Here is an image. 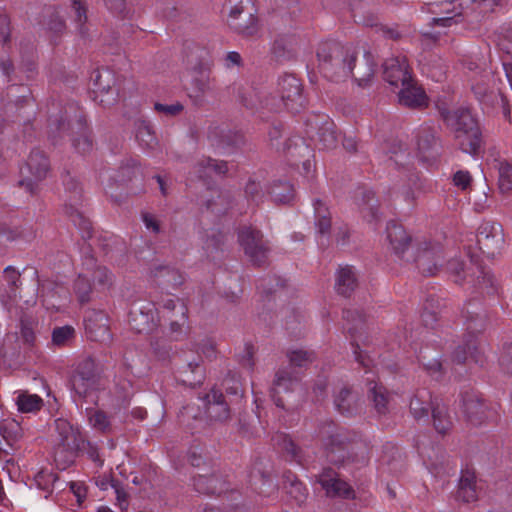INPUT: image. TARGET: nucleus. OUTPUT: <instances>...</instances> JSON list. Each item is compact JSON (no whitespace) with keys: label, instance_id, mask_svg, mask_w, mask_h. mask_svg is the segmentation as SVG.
Returning a JSON list of instances; mask_svg holds the SVG:
<instances>
[{"label":"nucleus","instance_id":"f257e3e1","mask_svg":"<svg viewBox=\"0 0 512 512\" xmlns=\"http://www.w3.org/2000/svg\"><path fill=\"white\" fill-rule=\"evenodd\" d=\"M49 134L53 139L71 137L74 148L81 154L93 148L84 113L75 103L67 104L59 116L50 118Z\"/></svg>","mask_w":512,"mask_h":512},{"label":"nucleus","instance_id":"f03ea898","mask_svg":"<svg viewBox=\"0 0 512 512\" xmlns=\"http://www.w3.org/2000/svg\"><path fill=\"white\" fill-rule=\"evenodd\" d=\"M439 113L444 122L453 130L460 149L469 154H476L481 146V131L470 110L459 108L450 111L445 107H440Z\"/></svg>","mask_w":512,"mask_h":512},{"label":"nucleus","instance_id":"7ed1b4c3","mask_svg":"<svg viewBox=\"0 0 512 512\" xmlns=\"http://www.w3.org/2000/svg\"><path fill=\"white\" fill-rule=\"evenodd\" d=\"M277 92L278 97L267 96L259 104L247 101L245 98L242 102L250 109L263 107L273 112H280L285 108L292 113H298L305 106L306 99L302 93V84L296 76L285 74L280 77Z\"/></svg>","mask_w":512,"mask_h":512},{"label":"nucleus","instance_id":"20e7f679","mask_svg":"<svg viewBox=\"0 0 512 512\" xmlns=\"http://www.w3.org/2000/svg\"><path fill=\"white\" fill-rule=\"evenodd\" d=\"M318 67L324 77L331 81L344 80L350 76L351 63L355 51L351 46H343L336 41H327L317 50Z\"/></svg>","mask_w":512,"mask_h":512},{"label":"nucleus","instance_id":"39448f33","mask_svg":"<svg viewBox=\"0 0 512 512\" xmlns=\"http://www.w3.org/2000/svg\"><path fill=\"white\" fill-rule=\"evenodd\" d=\"M447 271L455 276L456 283L463 281L477 284L487 293L496 291L495 279L491 271L479 263L477 257L470 256L469 265L458 259H451L447 263Z\"/></svg>","mask_w":512,"mask_h":512},{"label":"nucleus","instance_id":"423d86ee","mask_svg":"<svg viewBox=\"0 0 512 512\" xmlns=\"http://www.w3.org/2000/svg\"><path fill=\"white\" fill-rule=\"evenodd\" d=\"M238 243L248 261L257 267L268 263L271 248L262 231L252 226H241L237 232Z\"/></svg>","mask_w":512,"mask_h":512},{"label":"nucleus","instance_id":"0eeeda50","mask_svg":"<svg viewBox=\"0 0 512 512\" xmlns=\"http://www.w3.org/2000/svg\"><path fill=\"white\" fill-rule=\"evenodd\" d=\"M63 184L65 187V213L71 219L73 224L80 230L83 238H90L92 233V223L78 209V205L82 200V188L78 181L67 174L64 177Z\"/></svg>","mask_w":512,"mask_h":512},{"label":"nucleus","instance_id":"6e6552de","mask_svg":"<svg viewBox=\"0 0 512 512\" xmlns=\"http://www.w3.org/2000/svg\"><path fill=\"white\" fill-rule=\"evenodd\" d=\"M470 0H452L429 3L427 11L434 14L429 26L451 27L457 25L468 17L467 9Z\"/></svg>","mask_w":512,"mask_h":512},{"label":"nucleus","instance_id":"1a4fd4ad","mask_svg":"<svg viewBox=\"0 0 512 512\" xmlns=\"http://www.w3.org/2000/svg\"><path fill=\"white\" fill-rule=\"evenodd\" d=\"M50 171V162L45 153L39 149L32 150L25 168L21 169L22 179L19 181L21 187L30 194H35L38 183L44 180Z\"/></svg>","mask_w":512,"mask_h":512},{"label":"nucleus","instance_id":"9d476101","mask_svg":"<svg viewBox=\"0 0 512 512\" xmlns=\"http://www.w3.org/2000/svg\"><path fill=\"white\" fill-rule=\"evenodd\" d=\"M176 361V380L191 388L202 384L205 378V369L199 355H189L183 353L175 358Z\"/></svg>","mask_w":512,"mask_h":512},{"label":"nucleus","instance_id":"9b49d317","mask_svg":"<svg viewBox=\"0 0 512 512\" xmlns=\"http://www.w3.org/2000/svg\"><path fill=\"white\" fill-rule=\"evenodd\" d=\"M406 261L416 262L418 269L427 276L436 275L443 265V251L439 244L419 243L416 253L411 252Z\"/></svg>","mask_w":512,"mask_h":512},{"label":"nucleus","instance_id":"f8f14e48","mask_svg":"<svg viewBox=\"0 0 512 512\" xmlns=\"http://www.w3.org/2000/svg\"><path fill=\"white\" fill-rule=\"evenodd\" d=\"M504 243L502 226L494 222H483L477 233V244L488 257L499 253Z\"/></svg>","mask_w":512,"mask_h":512},{"label":"nucleus","instance_id":"ddd939ff","mask_svg":"<svg viewBox=\"0 0 512 512\" xmlns=\"http://www.w3.org/2000/svg\"><path fill=\"white\" fill-rule=\"evenodd\" d=\"M109 70L96 71L93 77L94 100L103 107H110L117 102L118 92Z\"/></svg>","mask_w":512,"mask_h":512},{"label":"nucleus","instance_id":"4468645a","mask_svg":"<svg viewBox=\"0 0 512 512\" xmlns=\"http://www.w3.org/2000/svg\"><path fill=\"white\" fill-rule=\"evenodd\" d=\"M314 132L317 135V140L322 149H334L338 144V134L335 129V124L327 117H317L313 121L307 123V135L314 138Z\"/></svg>","mask_w":512,"mask_h":512},{"label":"nucleus","instance_id":"2eb2a0df","mask_svg":"<svg viewBox=\"0 0 512 512\" xmlns=\"http://www.w3.org/2000/svg\"><path fill=\"white\" fill-rule=\"evenodd\" d=\"M317 437L329 453L344 450L349 441L344 429L338 427L333 421L322 422L318 427Z\"/></svg>","mask_w":512,"mask_h":512},{"label":"nucleus","instance_id":"dca6fc26","mask_svg":"<svg viewBox=\"0 0 512 512\" xmlns=\"http://www.w3.org/2000/svg\"><path fill=\"white\" fill-rule=\"evenodd\" d=\"M383 77L391 86L402 87L414 79L405 56H397L387 59L383 64Z\"/></svg>","mask_w":512,"mask_h":512},{"label":"nucleus","instance_id":"f3484780","mask_svg":"<svg viewBox=\"0 0 512 512\" xmlns=\"http://www.w3.org/2000/svg\"><path fill=\"white\" fill-rule=\"evenodd\" d=\"M129 325L137 333H150L157 325L155 309L150 303H136L129 312Z\"/></svg>","mask_w":512,"mask_h":512},{"label":"nucleus","instance_id":"a211bd4d","mask_svg":"<svg viewBox=\"0 0 512 512\" xmlns=\"http://www.w3.org/2000/svg\"><path fill=\"white\" fill-rule=\"evenodd\" d=\"M54 426L62 450H66L73 455L78 449L85 445L84 437L78 427H74L68 420L58 418L54 421Z\"/></svg>","mask_w":512,"mask_h":512},{"label":"nucleus","instance_id":"6ab92c4d","mask_svg":"<svg viewBox=\"0 0 512 512\" xmlns=\"http://www.w3.org/2000/svg\"><path fill=\"white\" fill-rule=\"evenodd\" d=\"M203 472H192L193 486L203 494H221L226 490V482L220 475L214 473L211 467H205Z\"/></svg>","mask_w":512,"mask_h":512},{"label":"nucleus","instance_id":"aec40b11","mask_svg":"<svg viewBox=\"0 0 512 512\" xmlns=\"http://www.w3.org/2000/svg\"><path fill=\"white\" fill-rule=\"evenodd\" d=\"M462 410L466 420L473 426L481 425L487 418V406L475 392L462 395Z\"/></svg>","mask_w":512,"mask_h":512},{"label":"nucleus","instance_id":"412c9836","mask_svg":"<svg viewBox=\"0 0 512 512\" xmlns=\"http://www.w3.org/2000/svg\"><path fill=\"white\" fill-rule=\"evenodd\" d=\"M318 482L331 497L353 498V489L343 480L337 478L336 472L331 468H325L318 477Z\"/></svg>","mask_w":512,"mask_h":512},{"label":"nucleus","instance_id":"4be33fe9","mask_svg":"<svg viewBox=\"0 0 512 512\" xmlns=\"http://www.w3.org/2000/svg\"><path fill=\"white\" fill-rule=\"evenodd\" d=\"M387 239L394 253L406 261V257L411 254V237L405 231L401 224L391 221L386 227Z\"/></svg>","mask_w":512,"mask_h":512},{"label":"nucleus","instance_id":"5701e85b","mask_svg":"<svg viewBox=\"0 0 512 512\" xmlns=\"http://www.w3.org/2000/svg\"><path fill=\"white\" fill-rule=\"evenodd\" d=\"M298 380L296 373L290 371L289 368L277 370L270 390L271 397L277 407L284 408V402L279 394L292 391Z\"/></svg>","mask_w":512,"mask_h":512},{"label":"nucleus","instance_id":"b1692460","mask_svg":"<svg viewBox=\"0 0 512 512\" xmlns=\"http://www.w3.org/2000/svg\"><path fill=\"white\" fill-rule=\"evenodd\" d=\"M204 406L207 416L214 421H226L230 417L228 404L218 390L212 389L204 396Z\"/></svg>","mask_w":512,"mask_h":512},{"label":"nucleus","instance_id":"393cba45","mask_svg":"<svg viewBox=\"0 0 512 512\" xmlns=\"http://www.w3.org/2000/svg\"><path fill=\"white\" fill-rule=\"evenodd\" d=\"M376 61L369 51H364L361 60H355L351 63L350 75L354 78L359 86H366L374 76Z\"/></svg>","mask_w":512,"mask_h":512},{"label":"nucleus","instance_id":"a878e982","mask_svg":"<svg viewBox=\"0 0 512 512\" xmlns=\"http://www.w3.org/2000/svg\"><path fill=\"white\" fill-rule=\"evenodd\" d=\"M398 100L401 105L412 109H422L428 105L425 91L417 85L415 80L401 87Z\"/></svg>","mask_w":512,"mask_h":512},{"label":"nucleus","instance_id":"bb28decb","mask_svg":"<svg viewBox=\"0 0 512 512\" xmlns=\"http://www.w3.org/2000/svg\"><path fill=\"white\" fill-rule=\"evenodd\" d=\"M437 131L431 126H421L416 132V143L422 158L426 159L434 156L439 150V141Z\"/></svg>","mask_w":512,"mask_h":512},{"label":"nucleus","instance_id":"cd10ccee","mask_svg":"<svg viewBox=\"0 0 512 512\" xmlns=\"http://www.w3.org/2000/svg\"><path fill=\"white\" fill-rule=\"evenodd\" d=\"M433 405L435 400L432 399L430 391L425 388L418 389L410 400V413L416 420H427Z\"/></svg>","mask_w":512,"mask_h":512},{"label":"nucleus","instance_id":"c85d7f7f","mask_svg":"<svg viewBox=\"0 0 512 512\" xmlns=\"http://www.w3.org/2000/svg\"><path fill=\"white\" fill-rule=\"evenodd\" d=\"M20 272L12 266H8L3 272V287H0V300L4 305L15 300L21 285Z\"/></svg>","mask_w":512,"mask_h":512},{"label":"nucleus","instance_id":"c756f323","mask_svg":"<svg viewBox=\"0 0 512 512\" xmlns=\"http://www.w3.org/2000/svg\"><path fill=\"white\" fill-rule=\"evenodd\" d=\"M368 398L379 415H386L390 410L391 395L382 384L367 379Z\"/></svg>","mask_w":512,"mask_h":512},{"label":"nucleus","instance_id":"7c9ffc66","mask_svg":"<svg viewBox=\"0 0 512 512\" xmlns=\"http://www.w3.org/2000/svg\"><path fill=\"white\" fill-rule=\"evenodd\" d=\"M151 274L158 285L164 288H177L184 282L182 273L174 267L156 265Z\"/></svg>","mask_w":512,"mask_h":512},{"label":"nucleus","instance_id":"2f4dec72","mask_svg":"<svg viewBox=\"0 0 512 512\" xmlns=\"http://www.w3.org/2000/svg\"><path fill=\"white\" fill-rule=\"evenodd\" d=\"M334 404L339 413L351 416L358 410L357 394L351 388L343 386L335 394Z\"/></svg>","mask_w":512,"mask_h":512},{"label":"nucleus","instance_id":"473e14b6","mask_svg":"<svg viewBox=\"0 0 512 512\" xmlns=\"http://www.w3.org/2000/svg\"><path fill=\"white\" fill-rule=\"evenodd\" d=\"M228 171L225 161H217L210 157L198 160L193 168L194 174L202 180L212 177L213 174H225Z\"/></svg>","mask_w":512,"mask_h":512},{"label":"nucleus","instance_id":"72a5a7b5","mask_svg":"<svg viewBox=\"0 0 512 512\" xmlns=\"http://www.w3.org/2000/svg\"><path fill=\"white\" fill-rule=\"evenodd\" d=\"M465 324L469 333L474 334L484 329L486 316L477 302H469L463 311Z\"/></svg>","mask_w":512,"mask_h":512},{"label":"nucleus","instance_id":"f704fd0d","mask_svg":"<svg viewBox=\"0 0 512 512\" xmlns=\"http://www.w3.org/2000/svg\"><path fill=\"white\" fill-rule=\"evenodd\" d=\"M456 497L458 500H461L465 503H470L477 500L478 492L476 476L473 472L468 470L462 471Z\"/></svg>","mask_w":512,"mask_h":512},{"label":"nucleus","instance_id":"c9c22d12","mask_svg":"<svg viewBox=\"0 0 512 512\" xmlns=\"http://www.w3.org/2000/svg\"><path fill=\"white\" fill-rule=\"evenodd\" d=\"M83 265L89 276L103 289H108L112 286L114 275L106 267L96 265V260L93 256L86 257Z\"/></svg>","mask_w":512,"mask_h":512},{"label":"nucleus","instance_id":"e433bc0d","mask_svg":"<svg viewBox=\"0 0 512 512\" xmlns=\"http://www.w3.org/2000/svg\"><path fill=\"white\" fill-rule=\"evenodd\" d=\"M357 284V276L352 266L346 265L339 268L336 278V290L339 294L345 297L350 296Z\"/></svg>","mask_w":512,"mask_h":512},{"label":"nucleus","instance_id":"4c0bfd02","mask_svg":"<svg viewBox=\"0 0 512 512\" xmlns=\"http://www.w3.org/2000/svg\"><path fill=\"white\" fill-rule=\"evenodd\" d=\"M315 227L319 234L325 235L331 229V213L327 205L320 199L313 201Z\"/></svg>","mask_w":512,"mask_h":512},{"label":"nucleus","instance_id":"58836bf2","mask_svg":"<svg viewBox=\"0 0 512 512\" xmlns=\"http://www.w3.org/2000/svg\"><path fill=\"white\" fill-rule=\"evenodd\" d=\"M433 424L436 431L440 434H446L452 427V420L448 413L447 407L435 399V405L431 410Z\"/></svg>","mask_w":512,"mask_h":512},{"label":"nucleus","instance_id":"ea45409f","mask_svg":"<svg viewBox=\"0 0 512 512\" xmlns=\"http://www.w3.org/2000/svg\"><path fill=\"white\" fill-rule=\"evenodd\" d=\"M362 203L360 204L361 212L369 222L376 221L379 218L378 200L375 198L374 192L371 190H362Z\"/></svg>","mask_w":512,"mask_h":512},{"label":"nucleus","instance_id":"a19ab883","mask_svg":"<svg viewBox=\"0 0 512 512\" xmlns=\"http://www.w3.org/2000/svg\"><path fill=\"white\" fill-rule=\"evenodd\" d=\"M225 243V235L216 229H211L205 235L203 248L208 257L215 258V254L222 250Z\"/></svg>","mask_w":512,"mask_h":512},{"label":"nucleus","instance_id":"79ce46f5","mask_svg":"<svg viewBox=\"0 0 512 512\" xmlns=\"http://www.w3.org/2000/svg\"><path fill=\"white\" fill-rule=\"evenodd\" d=\"M18 410L22 413H33L39 411L43 406V399L36 394L20 392L16 398Z\"/></svg>","mask_w":512,"mask_h":512},{"label":"nucleus","instance_id":"37998d69","mask_svg":"<svg viewBox=\"0 0 512 512\" xmlns=\"http://www.w3.org/2000/svg\"><path fill=\"white\" fill-rule=\"evenodd\" d=\"M272 200L276 203H289L294 198V188L289 182H275L269 190Z\"/></svg>","mask_w":512,"mask_h":512},{"label":"nucleus","instance_id":"c03bdc74","mask_svg":"<svg viewBox=\"0 0 512 512\" xmlns=\"http://www.w3.org/2000/svg\"><path fill=\"white\" fill-rule=\"evenodd\" d=\"M86 416L90 426L102 433H106L110 431L111 423L107 414L101 410H97L94 408L86 409Z\"/></svg>","mask_w":512,"mask_h":512},{"label":"nucleus","instance_id":"a18cd8bd","mask_svg":"<svg viewBox=\"0 0 512 512\" xmlns=\"http://www.w3.org/2000/svg\"><path fill=\"white\" fill-rule=\"evenodd\" d=\"M136 139L143 147L152 149L157 144V139L151 126L145 120L136 122Z\"/></svg>","mask_w":512,"mask_h":512},{"label":"nucleus","instance_id":"49530a36","mask_svg":"<svg viewBox=\"0 0 512 512\" xmlns=\"http://www.w3.org/2000/svg\"><path fill=\"white\" fill-rule=\"evenodd\" d=\"M468 356L476 363L483 362L482 355L478 351V348L474 342H469L464 347H457V349L453 352L452 358L454 362L462 364L468 359Z\"/></svg>","mask_w":512,"mask_h":512},{"label":"nucleus","instance_id":"de8ad7c7","mask_svg":"<svg viewBox=\"0 0 512 512\" xmlns=\"http://www.w3.org/2000/svg\"><path fill=\"white\" fill-rule=\"evenodd\" d=\"M170 322V332L175 336V339H179L185 333L188 321V308L186 305L179 306V314L171 315L168 318Z\"/></svg>","mask_w":512,"mask_h":512},{"label":"nucleus","instance_id":"09e8293b","mask_svg":"<svg viewBox=\"0 0 512 512\" xmlns=\"http://www.w3.org/2000/svg\"><path fill=\"white\" fill-rule=\"evenodd\" d=\"M290 366L293 368H306L316 359L313 351L296 349L287 352Z\"/></svg>","mask_w":512,"mask_h":512},{"label":"nucleus","instance_id":"8fccbe9b","mask_svg":"<svg viewBox=\"0 0 512 512\" xmlns=\"http://www.w3.org/2000/svg\"><path fill=\"white\" fill-rule=\"evenodd\" d=\"M140 174L139 168L136 166L134 160L128 159L122 163L118 171L110 175V177L117 183H126Z\"/></svg>","mask_w":512,"mask_h":512},{"label":"nucleus","instance_id":"3c124183","mask_svg":"<svg viewBox=\"0 0 512 512\" xmlns=\"http://www.w3.org/2000/svg\"><path fill=\"white\" fill-rule=\"evenodd\" d=\"M230 27L243 36H252L257 32L256 19L251 13L245 14L239 21H230Z\"/></svg>","mask_w":512,"mask_h":512},{"label":"nucleus","instance_id":"603ef678","mask_svg":"<svg viewBox=\"0 0 512 512\" xmlns=\"http://www.w3.org/2000/svg\"><path fill=\"white\" fill-rule=\"evenodd\" d=\"M37 321L28 316L23 315L20 319L21 337L26 344L33 345L36 340L35 328Z\"/></svg>","mask_w":512,"mask_h":512},{"label":"nucleus","instance_id":"864d4df0","mask_svg":"<svg viewBox=\"0 0 512 512\" xmlns=\"http://www.w3.org/2000/svg\"><path fill=\"white\" fill-rule=\"evenodd\" d=\"M0 433L6 441L12 445L13 442L18 441L22 435L23 430L18 422L15 420L5 421L0 427Z\"/></svg>","mask_w":512,"mask_h":512},{"label":"nucleus","instance_id":"5fc2aeb1","mask_svg":"<svg viewBox=\"0 0 512 512\" xmlns=\"http://www.w3.org/2000/svg\"><path fill=\"white\" fill-rule=\"evenodd\" d=\"M343 318L350 324L347 328L352 337L363 328L365 315L358 310H344Z\"/></svg>","mask_w":512,"mask_h":512},{"label":"nucleus","instance_id":"6e6d98bb","mask_svg":"<svg viewBox=\"0 0 512 512\" xmlns=\"http://www.w3.org/2000/svg\"><path fill=\"white\" fill-rule=\"evenodd\" d=\"M72 9L74 11V21L77 25L79 34L85 37L87 30L85 29V22L87 20V9L83 0H73Z\"/></svg>","mask_w":512,"mask_h":512},{"label":"nucleus","instance_id":"4d7b16f0","mask_svg":"<svg viewBox=\"0 0 512 512\" xmlns=\"http://www.w3.org/2000/svg\"><path fill=\"white\" fill-rule=\"evenodd\" d=\"M72 386L74 391L82 397L87 396L91 391L95 390L98 386V381L92 378L82 376L72 377Z\"/></svg>","mask_w":512,"mask_h":512},{"label":"nucleus","instance_id":"13d9d810","mask_svg":"<svg viewBox=\"0 0 512 512\" xmlns=\"http://www.w3.org/2000/svg\"><path fill=\"white\" fill-rule=\"evenodd\" d=\"M74 289L81 303H86L89 301L91 284L87 271L79 274L78 278L75 280Z\"/></svg>","mask_w":512,"mask_h":512},{"label":"nucleus","instance_id":"bf43d9fd","mask_svg":"<svg viewBox=\"0 0 512 512\" xmlns=\"http://www.w3.org/2000/svg\"><path fill=\"white\" fill-rule=\"evenodd\" d=\"M499 189L503 193L512 190V165L507 161H502L498 165Z\"/></svg>","mask_w":512,"mask_h":512},{"label":"nucleus","instance_id":"052dcab7","mask_svg":"<svg viewBox=\"0 0 512 512\" xmlns=\"http://www.w3.org/2000/svg\"><path fill=\"white\" fill-rule=\"evenodd\" d=\"M75 337V330L71 326L57 327L52 332V342L57 346L67 344Z\"/></svg>","mask_w":512,"mask_h":512},{"label":"nucleus","instance_id":"680f3d73","mask_svg":"<svg viewBox=\"0 0 512 512\" xmlns=\"http://www.w3.org/2000/svg\"><path fill=\"white\" fill-rule=\"evenodd\" d=\"M496 7H498V5L494 4L493 0H470L467 13L478 12V14L483 17L488 13H492Z\"/></svg>","mask_w":512,"mask_h":512},{"label":"nucleus","instance_id":"e2e57ef3","mask_svg":"<svg viewBox=\"0 0 512 512\" xmlns=\"http://www.w3.org/2000/svg\"><path fill=\"white\" fill-rule=\"evenodd\" d=\"M245 194L250 201L256 204L261 202L265 196L261 183L253 179H250L246 184Z\"/></svg>","mask_w":512,"mask_h":512},{"label":"nucleus","instance_id":"0e129e2a","mask_svg":"<svg viewBox=\"0 0 512 512\" xmlns=\"http://www.w3.org/2000/svg\"><path fill=\"white\" fill-rule=\"evenodd\" d=\"M73 376H82L86 378L89 377L92 378L93 380L98 381V375L96 373L94 361L90 358L81 361L78 364L75 374Z\"/></svg>","mask_w":512,"mask_h":512},{"label":"nucleus","instance_id":"69168bd1","mask_svg":"<svg viewBox=\"0 0 512 512\" xmlns=\"http://www.w3.org/2000/svg\"><path fill=\"white\" fill-rule=\"evenodd\" d=\"M287 488V493L295 499L298 504H301L306 499L307 490L302 482L298 480H293L290 482L289 487Z\"/></svg>","mask_w":512,"mask_h":512},{"label":"nucleus","instance_id":"338daca9","mask_svg":"<svg viewBox=\"0 0 512 512\" xmlns=\"http://www.w3.org/2000/svg\"><path fill=\"white\" fill-rule=\"evenodd\" d=\"M287 154L291 157L296 156H305V152L309 153V148L305 144L304 140L301 138H297L296 140H289L287 143Z\"/></svg>","mask_w":512,"mask_h":512},{"label":"nucleus","instance_id":"774afa93","mask_svg":"<svg viewBox=\"0 0 512 512\" xmlns=\"http://www.w3.org/2000/svg\"><path fill=\"white\" fill-rule=\"evenodd\" d=\"M499 363L505 372L512 374V342L504 346Z\"/></svg>","mask_w":512,"mask_h":512}]
</instances>
